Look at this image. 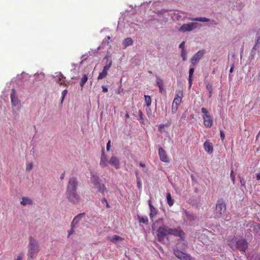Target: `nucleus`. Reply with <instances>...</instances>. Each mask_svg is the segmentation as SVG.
<instances>
[{
	"label": "nucleus",
	"mask_w": 260,
	"mask_h": 260,
	"mask_svg": "<svg viewBox=\"0 0 260 260\" xmlns=\"http://www.w3.org/2000/svg\"><path fill=\"white\" fill-rule=\"evenodd\" d=\"M90 181L94 186L98 188V191L101 193H104L107 191L105 185L101 183V179L96 175H92L90 177Z\"/></svg>",
	"instance_id": "nucleus-3"
},
{
	"label": "nucleus",
	"mask_w": 260,
	"mask_h": 260,
	"mask_svg": "<svg viewBox=\"0 0 260 260\" xmlns=\"http://www.w3.org/2000/svg\"><path fill=\"white\" fill-rule=\"evenodd\" d=\"M11 102L14 106H17L18 105V100L14 89L12 90V91L11 93Z\"/></svg>",
	"instance_id": "nucleus-21"
},
{
	"label": "nucleus",
	"mask_w": 260,
	"mask_h": 260,
	"mask_svg": "<svg viewBox=\"0 0 260 260\" xmlns=\"http://www.w3.org/2000/svg\"><path fill=\"white\" fill-rule=\"evenodd\" d=\"M204 54V51H199L191 58V62L193 64H195L201 59Z\"/></svg>",
	"instance_id": "nucleus-15"
},
{
	"label": "nucleus",
	"mask_w": 260,
	"mask_h": 260,
	"mask_svg": "<svg viewBox=\"0 0 260 260\" xmlns=\"http://www.w3.org/2000/svg\"><path fill=\"white\" fill-rule=\"evenodd\" d=\"M184 247H186V244H184ZM184 249H185V248H184Z\"/></svg>",
	"instance_id": "nucleus-59"
},
{
	"label": "nucleus",
	"mask_w": 260,
	"mask_h": 260,
	"mask_svg": "<svg viewBox=\"0 0 260 260\" xmlns=\"http://www.w3.org/2000/svg\"><path fill=\"white\" fill-rule=\"evenodd\" d=\"M66 196L68 200L74 204H78L81 201V198L77 191L66 192Z\"/></svg>",
	"instance_id": "nucleus-7"
},
{
	"label": "nucleus",
	"mask_w": 260,
	"mask_h": 260,
	"mask_svg": "<svg viewBox=\"0 0 260 260\" xmlns=\"http://www.w3.org/2000/svg\"><path fill=\"white\" fill-rule=\"evenodd\" d=\"M145 101L147 107H149L151 106V98L149 95H145Z\"/></svg>",
	"instance_id": "nucleus-28"
},
{
	"label": "nucleus",
	"mask_w": 260,
	"mask_h": 260,
	"mask_svg": "<svg viewBox=\"0 0 260 260\" xmlns=\"http://www.w3.org/2000/svg\"><path fill=\"white\" fill-rule=\"evenodd\" d=\"M33 165L31 162L26 164V171H30L32 169Z\"/></svg>",
	"instance_id": "nucleus-36"
},
{
	"label": "nucleus",
	"mask_w": 260,
	"mask_h": 260,
	"mask_svg": "<svg viewBox=\"0 0 260 260\" xmlns=\"http://www.w3.org/2000/svg\"><path fill=\"white\" fill-rule=\"evenodd\" d=\"M20 204L23 206L26 205H31L32 204V202L31 199L28 198L23 197L22 198V201H21Z\"/></svg>",
	"instance_id": "nucleus-22"
},
{
	"label": "nucleus",
	"mask_w": 260,
	"mask_h": 260,
	"mask_svg": "<svg viewBox=\"0 0 260 260\" xmlns=\"http://www.w3.org/2000/svg\"><path fill=\"white\" fill-rule=\"evenodd\" d=\"M189 20L192 21H197L201 22H209V19L206 17H197V18H189Z\"/></svg>",
	"instance_id": "nucleus-23"
},
{
	"label": "nucleus",
	"mask_w": 260,
	"mask_h": 260,
	"mask_svg": "<svg viewBox=\"0 0 260 260\" xmlns=\"http://www.w3.org/2000/svg\"><path fill=\"white\" fill-rule=\"evenodd\" d=\"M158 154L160 159L165 162H168L169 159L165 150L162 148L160 147L158 149Z\"/></svg>",
	"instance_id": "nucleus-13"
},
{
	"label": "nucleus",
	"mask_w": 260,
	"mask_h": 260,
	"mask_svg": "<svg viewBox=\"0 0 260 260\" xmlns=\"http://www.w3.org/2000/svg\"><path fill=\"white\" fill-rule=\"evenodd\" d=\"M159 220L162 221V218H161V219H159Z\"/></svg>",
	"instance_id": "nucleus-60"
},
{
	"label": "nucleus",
	"mask_w": 260,
	"mask_h": 260,
	"mask_svg": "<svg viewBox=\"0 0 260 260\" xmlns=\"http://www.w3.org/2000/svg\"><path fill=\"white\" fill-rule=\"evenodd\" d=\"M185 235V233L180 227L170 228L168 226V236L173 235L175 237H178L182 240H184Z\"/></svg>",
	"instance_id": "nucleus-6"
},
{
	"label": "nucleus",
	"mask_w": 260,
	"mask_h": 260,
	"mask_svg": "<svg viewBox=\"0 0 260 260\" xmlns=\"http://www.w3.org/2000/svg\"><path fill=\"white\" fill-rule=\"evenodd\" d=\"M204 147L205 151L208 153H212L213 148L211 143L206 141L204 144Z\"/></svg>",
	"instance_id": "nucleus-17"
},
{
	"label": "nucleus",
	"mask_w": 260,
	"mask_h": 260,
	"mask_svg": "<svg viewBox=\"0 0 260 260\" xmlns=\"http://www.w3.org/2000/svg\"><path fill=\"white\" fill-rule=\"evenodd\" d=\"M183 97V92L182 90H177L176 91L175 98H178L182 99Z\"/></svg>",
	"instance_id": "nucleus-31"
},
{
	"label": "nucleus",
	"mask_w": 260,
	"mask_h": 260,
	"mask_svg": "<svg viewBox=\"0 0 260 260\" xmlns=\"http://www.w3.org/2000/svg\"><path fill=\"white\" fill-rule=\"evenodd\" d=\"M226 211V205L223 201H218L216 205L215 217L219 218L221 217L222 214Z\"/></svg>",
	"instance_id": "nucleus-8"
},
{
	"label": "nucleus",
	"mask_w": 260,
	"mask_h": 260,
	"mask_svg": "<svg viewBox=\"0 0 260 260\" xmlns=\"http://www.w3.org/2000/svg\"><path fill=\"white\" fill-rule=\"evenodd\" d=\"M256 36H257V40H256V42L255 47L256 45H257L258 44H260V29L257 31Z\"/></svg>",
	"instance_id": "nucleus-37"
},
{
	"label": "nucleus",
	"mask_w": 260,
	"mask_h": 260,
	"mask_svg": "<svg viewBox=\"0 0 260 260\" xmlns=\"http://www.w3.org/2000/svg\"><path fill=\"white\" fill-rule=\"evenodd\" d=\"M167 202H168V204H169V205L170 206H172L174 204V201L172 199L171 195L170 193H168L167 194Z\"/></svg>",
	"instance_id": "nucleus-25"
},
{
	"label": "nucleus",
	"mask_w": 260,
	"mask_h": 260,
	"mask_svg": "<svg viewBox=\"0 0 260 260\" xmlns=\"http://www.w3.org/2000/svg\"><path fill=\"white\" fill-rule=\"evenodd\" d=\"M78 183L76 177L70 178L67 187L66 192L77 191Z\"/></svg>",
	"instance_id": "nucleus-9"
},
{
	"label": "nucleus",
	"mask_w": 260,
	"mask_h": 260,
	"mask_svg": "<svg viewBox=\"0 0 260 260\" xmlns=\"http://www.w3.org/2000/svg\"><path fill=\"white\" fill-rule=\"evenodd\" d=\"M58 78L57 83L60 85H63L67 86V84L66 83V77L60 73L57 75Z\"/></svg>",
	"instance_id": "nucleus-19"
},
{
	"label": "nucleus",
	"mask_w": 260,
	"mask_h": 260,
	"mask_svg": "<svg viewBox=\"0 0 260 260\" xmlns=\"http://www.w3.org/2000/svg\"><path fill=\"white\" fill-rule=\"evenodd\" d=\"M110 144H111V141L109 140L108 141V142L107 143V147H106V148H107V151H109L110 150V147H111Z\"/></svg>",
	"instance_id": "nucleus-45"
},
{
	"label": "nucleus",
	"mask_w": 260,
	"mask_h": 260,
	"mask_svg": "<svg viewBox=\"0 0 260 260\" xmlns=\"http://www.w3.org/2000/svg\"><path fill=\"white\" fill-rule=\"evenodd\" d=\"M164 127H165V125L164 124H160L158 126V130H159V131L160 132H162V128H163Z\"/></svg>",
	"instance_id": "nucleus-48"
},
{
	"label": "nucleus",
	"mask_w": 260,
	"mask_h": 260,
	"mask_svg": "<svg viewBox=\"0 0 260 260\" xmlns=\"http://www.w3.org/2000/svg\"><path fill=\"white\" fill-rule=\"evenodd\" d=\"M194 69L193 68H190L189 69V77H190V78H192V76H193V73H194Z\"/></svg>",
	"instance_id": "nucleus-40"
},
{
	"label": "nucleus",
	"mask_w": 260,
	"mask_h": 260,
	"mask_svg": "<svg viewBox=\"0 0 260 260\" xmlns=\"http://www.w3.org/2000/svg\"><path fill=\"white\" fill-rule=\"evenodd\" d=\"M23 254L22 253L19 254L16 258L15 260H22Z\"/></svg>",
	"instance_id": "nucleus-43"
},
{
	"label": "nucleus",
	"mask_w": 260,
	"mask_h": 260,
	"mask_svg": "<svg viewBox=\"0 0 260 260\" xmlns=\"http://www.w3.org/2000/svg\"><path fill=\"white\" fill-rule=\"evenodd\" d=\"M182 99L178 98H175L172 104V109H173L174 105H175L176 109H177L178 108V106L180 105Z\"/></svg>",
	"instance_id": "nucleus-24"
},
{
	"label": "nucleus",
	"mask_w": 260,
	"mask_h": 260,
	"mask_svg": "<svg viewBox=\"0 0 260 260\" xmlns=\"http://www.w3.org/2000/svg\"><path fill=\"white\" fill-rule=\"evenodd\" d=\"M156 235L158 241L163 243L165 237L168 236V226L165 224L160 225L157 230Z\"/></svg>",
	"instance_id": "nucleus-4"
},
{
	"label": "nucleus",
	"mask_w": 260,
	"mask_h": 260,
	"mask_svg": "<svg viewBox=\"0 0 260 260\" xmlns=\"http://www.w3.org/2000/svg\"><path fill=\"white\" fill-rule=\"evenodd\" d=\"M27 256L30 258H35L40 250L38 242L32 237H29V243L27 246Z\"/></svg>",
	"instance_id": "nucleus-1"
},
{
	"label": "nucleus",
	"mask_w": 260,
	"mask_h": 260,
	"mask_svg": "<svg viewBox=\"0 0 260 260\" xmlns=\"http://www.w3.org/2000/svg\"><path fill=\"white\" fill-rule=\"evenodd\" d=\"M74 226H72L71 229L70 231H68V238H69V237H70V236H71L72 234H73V233H74V229H74Z\"/></svg>",
	"instance_id": "nucleus-42"
},
{
	"label": "nucleus",
	"mask_w": 260,
	"mask_h": 260,
	"mask_svg": "<svg viewBox=\"0 0 260 260\" xmlns=\"http://www.w3.org/2000/svg\"><path fill=\"white\" fill-rule=\"evenodd\" d=\"M174 253L180 260H191L190 256L189 254L182 252L178 249H174Z\"/></svg>",
	"instance_id": "nucleus-11"
},
{
	"label": "nucleus",
	"mask_w": 260,
	"mask_h": 260,
	"mask_svg": "<svg viewBox=\"0 0 260 260\" xmlns=\"http://www.w3.org/2000/svg\"><path fill=\"white\" fill-rule=\"evenodd\" d=\"M88 78L86 74H84L81 79V81L80 82V85L81 87L82 88L86 81H87Z\"/></svg>",
	"instance_id": "nucleus-26"
},
{
	"label": "nucleus",
	"mask_w": 260,
	"mask_h": 260,
	"mask_svg": "<svg viewBox=\"0 0 260 260\" xmlns=\"http://www.w3.org/2000/svg\"><path fill=\"white\" fill-rule=\"evenodd\" d=\"M138 219L140 223H146L148 221V218L147 216H138Z\"/></svg>",
	"instance_id": "nucleus-27"
},
{
	"label": "nucleus",
	"mask_w": 260,
	"mask_h": 260,
	"mask_svg": "<svg viewBox=\"0 0 260 260\" xmlns=\"http://www.w3.org/2000/svg\"><path fill=\"white\" fill-rule=\"evenodd\" d=\"M148 205L150 207V214L149 216L151 220H153V217L157 214V210L152 205L151 200H149Z\"/></svg>",
	"instance_id": "nucleus-14"
},
{
	"label": "nucleus",
	"mask_w": 260,
	"mask_h": 260,
	"mask_svg": "<svg viewBox=\"0 0 260 260\" xmlns=\"http://www.w3.org/2000/svg\"><path fill=\"white\" fill-rule=\"evenodd\" d=\"M138 120L142 123H144V115L143 112L139 110L138 112Z\"/></svg>",
	"instance_id": "nucleus-29"
},
{
	"label": "nucleus",
	"mask_w": 260,
	"mask_h": 260,
	"mask_svg": "<svg viewBox=\"0 0 260 260\" xmlns=\"http://www.w3.org/2000/svg\"><path fill=\"white\" fill-rule=\"evenodd\" d=\"M206 88L209 92V98H211L212 94V86L211 84H208L206 85Z\"/></svg>",
	"instance_id": "nucleus-32"
},
{
	"label": "nucleus",
	"mask_w": 260,
	"mask_h": 260,
	"mask_svg": "<svg viewBox=\"0 0 260 260\" xmlns=\"http://www.w3.org/2000/svg\"><path fill=\"white\" fill-rule=\"evenodd\" d=\"M101 202L102 204L105 205L107 208H110L111 207V206H110L108 202V201L105 198H103L101 200Z\"/></svg>",
	"instance_id": "nucleus-33"
},
{
	"label": "nucleus",
	"mask_w": 260,
	"mask_h": 260,
	"mask_svg": "<svg viewBox=\"0 0 260 260\" xmlns=\"http://www.w3.org/2000/svg\"><path fill=\"white\" fill-rule=\"evenodd\" d=\"M254 260H260V253L254 257Z\"/></svg>",
	"instance_id": "nucleus-52"
},
{
	"label": "nucleus",
	"mask_w": 260,
	"mask_h": 260,
	"mask_svg": "<svg viewBox=\"0 0 260 260\" xmlns=\"http://www.w3.org/2000/svg\"><path fill=\"white\" fill-rule=\"evenodd\" d=\"M198 26L197 22H191L183 24L179 28V31L182 32L191 31Z\"/></svg>",
	"instance_id": "nucleus-10"
},
{
	"label": "nucleus",
	"mask_w": 260,
	"mask_h": 260,
	"mask_svg": "<svg viewBox=\"0 0 260 260\" xmlns=\"http://www.w3.org/2000/svg\"><path fill=\"white\" fill-rule=\"evenodd\" d=\"M181 56L182 57L183 60L185 61L187 59L186 52L185 50H182L181 51Z\"/></svg>",
	"instance_id": "nucleus-38"
},
{
	"label": "nucleus",
	"mask_w": 260,
	"mask_h": 260,
	"mask_svg": "<svg viewBox=\"0 0 260 260\" xmlns=\"http://www.w3.org/2000/svg\"><path fill=\"white\" fill-rule=\"evenodd\" d=\"M139 165L142 167H145V165L143 162H140Z\"/></svg>",
	"instance_id": "nucleus-57"
},
{
	"label": "nucleus",
	"mask_w": 260,
	"mask_h": 260,
	"mask_svg": "<svg viewBox=\"0 0 260 260\" xmlns=\"http://www.w3.org/2000/svg\"><path fill=\"white\" fill-rule=\"evenodd\" d=\"M159 92L162 93V92L164 91V87H163V86L159 87Z\"/></svg>",
	"instance_id": "nucleus-54"
},
{
	"label": "nucleus",
	"mask_w": 260,
	"mask_h": 260,
	"mask_svg": "<svg viewBox=\"0 0 260 260\" xmlns=\"http://www.w3.org/2000/svg\"><path fill=\"white\" fill-rule=\"evenodd\" d=\"M220 136L221 139L223 141L225 138V134L224 132L222 130L220 131Z\"/></svg>",
	"instance_id": "nucleus-41"
},
{
	"label": "nucleus",
	"mask_w": 260,
	"mask_h": 260,
	"mask_svg": "<svg viewBox=\"0 0 260 260\" xmlns=\"http://www.w3.org/2000/svg\"><path fill=\"white\" fill-rule=\"evenodd\" d=\"M108 162L114 166L116 169H118L119 168V159L115 156H112L110 158Z\"/></svg>",
	"instance_id": "nucleus-16"
},
{
	"label": "nucleus",
	"mask_w": 260,
	"mask_h": 260,
	"mask_svg": "<svg viewBox=\"0 0 260 260\" xmlns=\"http://www.w3.org/2000/svg\"><path fill=\"white\" fill-rule=\"evenodd\" d=\"M68 93V90L67 89H64V90L62 91V93H61V102L62 103L64 99V98L65 96H66L67 94Z\"/></svg>",
	"instance_id": "nucleus-35"
},
{
	"label": "nucleus",
	"mask_w": 260,
	"mask_h": 260,
	"mask_svg": "<svg viewBox=\"0 0 260 260\" xmlns=\"http://www.w3.org/2000/svg\"><path fill=\"white\" fill-rule=\"evenodd\" d=\"M137 185L139 188H141L142 187L141 181L140 179H137Z\"/></svg>",
	"instance_id": "nucleus-44"
},
{
	"label": "nucleus",
	"mask_w": 260,
	"mask_h": 260,
	"mask_svg": "<svg viewBox=\"0 0 260 260\" xmlns=\"http://www.w3.org/2000/svg\"><path fill=\"white\" fill-rule=\"evenodd\" d=\"M256 179L258 180H260V173L257 174V175H256Z\"/></svg>",
	"instance_id": "nucleus-56"
},
{
	"label": "nucleus",
	"mask_w": 260,
	"mask_h": 260,
	"mask_svg": "<svg viewBox=\"0 0 260 260\" xmlns=\"http://www.w3.org/2000/svg\"><path fill=\"white\" fill-rule=\"evenodd\" d=\"M133 41L131 38H127L124 40V44L125 46H129L133 44Z\"/></svg>",
	"instance_id": "nucleus-30"
},
{
	"label": "nucleus",
	"mask_w": 260,
	"mask_h": 260,
	"mask_svg": "<svg viewBox=\"0 0 260 260\" xmlns=\"http://www.w3.org/2000/svg\"><path fill=\"white\" fill-rule=\"evenodd\" d=\"M111 65L112 61H110L109 63L107 64L104 67L102 72L99 73V76L98 77V80H101L106 77L108 75V71L110 68Z\"/></svg>",
	"instance_id": "nucleus-12"
},
{
	"label": "nucleus",
	"mask_w": 260,
	"mask_h": 260,
	"mask_svg": "<svg viewBox=\"0 0 260 260\" xmlns=\"http://www.w3.org/2000/svg\"><path fill=\"white\" fill-rule=\"evenodd\" d=\"M229 245L233 250L239 249L243 252H245L248 247V242L245 239H240L237 241L233 240L230 242Z\"/></svg>",
	"instance_id": "nucleus-2"
},
{
	"label": "nucleus",
	"mask_w": 260,
	"mask_h": 260,
	"mask_svg": "<svg viewBox=\"0 0 260 260\" xmlns=\"http://www.w3.org/2000/svg\"><path fill=\"white\" fill-rule=\"evenodd\" d=\"M102 89L104 92H106L108 90V88L104 85L102 86Z\"/></svg>",
	"instance_id": "nucleus-49"
},
{
	"label": "nucleus",
	"mask_w": 260,
	"mask_h": 260,
	"mask_svg": "<svg viewBox=\"0 0 260 260\" xmlns=\"http://www.w3.org/2000/svg\"><path fill=\"white\" fill-rule=\"evenodd\" d=\"M84 213H80V214H78L77 216H76L72 223H71V226H75V225L76 224H77L82 218V217H83V215H84Z\"/></svg>",
	"instance_id": "nucleus-20"
},
{
	"label": "nucleus",
	"mask_w": 260,
	"mask_h": 260,
	"mask_svg": "<svg viewBox=\"0 0 260 260\" xmlns=\"http://www.w3.org/2000/svg\"><path fill=\"white\" fill-rule=\"evenodd\" d=\"M234 71V65L232 66V67L231 68L230 70V72L231 73H233Z\"/></svg>",
	"instance_id": "nucleus-55"
},
{
	"label": "nucleus",
	"mask_w": 260,
	"mask_h": 260,
	"mask_svg": "<svg viewBox=\"0 0 260 260\" xmlns=\"http://www.w3.org/2000/svg\"><path fill=\"white\" fill-rule=\"evenodd\" d=\"M184 44L185 42H182L179 45V48H181L182 50H184Z\"/></svg>",
	"instance_id": "nucleus-47"
},
{
	"label": "nucleus",
	"mask_w": 260,
	"mask_h": 260,
	"mask_svg": "<svg viewBox=\"0 0 260 260\" xmlns=\"http://www.w3.org/2000/svg\"><path fill=\"white\" fill-rule=\"evenodd\" d=\"M108 160L106 156L104 154V152L102 153L101 156V159L100 162V165L102 167H105L107 166L108 165Z\"/></svg>",
	"instance_id": "nucleus-18"
},
{
	"label": "nucleus",
	"mask_w": 260,
	"mask_h": 260,
	"mask_svg": "<svg viewBox=\"0 0 260 260\" xmlns=\"http://www.w3.org/2000/svg\"><path fill=\"white\" fill-rule=\"evenodd\" d=\"M201 112L204 114L203 119L204 120V124L206 127H211L213 125V118L210 116V113L205 108L201 109Z\"/></svg>",
	"instance_id": "nucleus-5"
},
{
	"label": "nucleus",
	"mask_w": 260,
	"mask_h": 260,
	"mask_svg": "<svg viewBox=\"0 0 260 260\" xmlns=\"http://www.w3.org/2000/svg\"><path fill=\"white\" fill-rule=\"evenodd\" d=\"M156 84L158 86V87L163 86V81H162V80L160 79V78H157V79H156Z\"/></svg>",
	"instance_id": "nucleus-34"
},
{
	"label": "nucleus",
	"mask_w": 260,
	"mask_h": 260,
	"mask_svg": "<svg viewBox=\"0 0 260 260\" xmlns=\"http://www.w3.org/2000/svg\"><path fill=\"white\" fill-rule=\"evenodd\" d=\"M192 82V78H190V77H188V82H189V87L191 86Z\"/></svg>",
	"instance_id": "nucleus-50"
},
{
	"label": "nucleus",
	"mask_w": 260,
	"mask_h": 260,
	"mask_svg": "<svg viewBox=\"0 0 260 260\" xmlns=\"http://www.w3.org/2000/svg\"><path fill=\"white\" fill-rule=\"evenodd\" d=\"M120 239H121V238L119 236H117V235H115L113 237V240H119Z\"/></svg>",
	"instance_id": "nucleus-51"
},
{
	"label": "nucleus",
	"mask_w": 260,
	"mask_h": 260,
	"mask_svg": "<svg viewBox=\"0 0 260 260\" xmlns=\"http://www.w3.org/2000/svg\"><path fill=\"white\" fill-rule=\"evenodd\" d=\"M231 178L232 180L233 183L235 184V175L234 174L233 170H232L230 174Z\"/></svg>",
	"instance_id": "nucleus-39"
},
{
	"label": "nucleus",
	"mask_w": 260,
	"mask_h": 260,
	"mask_svg": "<svg viewBox=\"0 0 260 260\" xmlns=\"http://www.w3.org/2000/svg\"><path fill=\"white\" fill-rule=\"evenodd\" d=\"M125 117H126V118H129V116L128 114H126V115H125Z\"/></svg>",
	"instance_id": "nucleus-58"
},
{
	"label": "nucleus",
	"mask_w": 260,
	"mask_h": 260,
	"mask_svg": "<svg viewBox=\"0 0 260 260\" xmlns=\"http://www.w3.org/2000/svg\"><path fill=\"white\" fill-rule=\"evenodd\" d=\"M240 183L242 186H245V181L243 178H240Z\"/></svg>",
	"instance_id": "nucleus-46"
},
{
	"label": "nucleus",
	"mask_w": 260,
	"mask_h": 260,
	"mask_svg": "<svg viewBox=\"0 0 260 260\" xmlns=\"http://www.w3.org/2000/svg\"><path fill=\"white\" fill-rule=\"evenodd\" d=\"M64 176H65V172H63L61 174V175L60 176V179L63 180L64 178Z\"/></svg>",
	"instance_id": "nucleus-53"
}]
</instances>
